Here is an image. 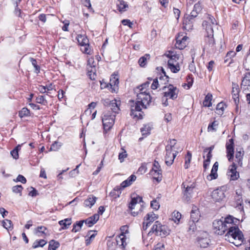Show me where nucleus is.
Instances as JSON below:
<instances>
[{
	"mask_svg": "<svg viewBox=\"0 0 250 250\" xmlns=\"http://www.w3.org/2000/svg\"><path fill=\"white\" fill-rule=\"evenodd\" d=\"M104 105L107 106V111H105L102 116V122L104 131L106 132L113 126L115 119V114L120 110V101L116 99L111 101L105 99L103 103Z\"/></svg>",
	"mask_w": 250,
	"mask_h": 250,
	"instance_id": "obj_1",
	"label": "nucleus"
},
{
	"mask_svg": "<svg viewBox=\"0 0 250 250\" xmlns=\"http://www.w3.org/2000/svg\"><path fill=\"white\" fill-rule=\"evenodd\" d=\"M202 25L206 30L204 49H206L210 52H214L215 48L213 38V28L217 26L216 21L213 17L208 15L207 20L203 21Z\"/></svg>",
	"mask_w": 250,
	"mask_h": 250,
	"instance_id": "obj_2",
	"label": "nucleus"
},
{
	"mask_svg": "<svg viewBox=\"0 0 250 250\" xmlns=\"http://www.w3.org/2000/svg\"><path fill=\"white\" fill-rule=\"evenodd\" d=\"M137 102L131 105L130 115L134 117L142 119L143 116L141 112L142 108H146L151 102V98L149 92L143 89L137 95Z\"/></svg>",
	"mask_w": 250,
	"mask_h": 250,
	"instance_id": "obj_3",
	"label": "nucleus"
},
{
	"mask_svg": "<svg viewBox=\"0 0 250 250\" xmlns=\"http://www.w3.org/2000/svg\"><path fill=\"white\" fill-rule=\"evenodd\" d=\"M239 222H233L232 225L229 227L227 232L225 234V239L230 243L239 246L243 243L244 238L242 232L237 226Z\"/></svg>",
	"mask_w": 250,
	"mask_h": 250,
	"instance_id": "obj_4",
	"label": "nucleus"
},
{
	"mask_svg": "<svg viewBox=\"0 0 250 250\" xmlns=\"http://www.w3.org/2000/svg\"><path fill=\"white\" fill-rule=\"evenodd\" d=\"M239 221L238 219L231 215H229L223 219L214 220L213 222L214 232L218 235H222L228 230L229 226L232 225L233 222Z\"/></svg>",
	"mask_w": 250,
	"mask_h": 250,
	"instance_id": "obj_5",
	"label": "nucleus"
},
{
	"mask_svg": "<svg viewBox=\"0 0 250 250\" xmlns=\"http://www.w3.org/2000/svg\"><path fill=\"white\" fill-rule=\"evenodd\" d=\"M176 145V140L172 139L168 141V144L166 146L165 163L167 166H171L173 164L178 151H180V149L178 148Z\"/></svg>",
	"mask_w": 250,
	"mask_h": 250,
	"instance_id": "obj_6",
	"label": "nucleus"
},
{
	"mask_svg": "<svg viewBox=\"0 0 250 250\" xmlns=\"http://www.w3.org/2000/svg\"><path fill=\"white\" fill-rule=\"evenodd\" d=\"M152 233H155L157 236L165 237L169 234V230L167 226L162 225L159 221H156L147 235L150 236Z\"/></svg>",
	"mask_w": 250,
	"mask_h": 250,
	"instance_id": "obj_7",
	"label": "nucleus"
},
{
	"mask_svg": "<svg viewBox=\"0 0 250 250\" xmlns=\"http://www.w3.org/2000/svg\"><path fill=\"white\" fill-rule=\"evenodd\" d=\"M143 203L142 198L137 196L136 197L132 198L129 204L128 208L131 211V214L134 216H137L139 212L142 211V204Z\"/></svg>",
	"mask_w": 250,
	"mask_h": 250,
	"instance_id": "obj_8",
	"label": "nucleus"
},
{
	"mask_svg": "<svg viewBox=\"0 0 250 250\" xmlns=\"http://www.w3.org/2000/svg\"><path fill=\"white\" fill-rule=\"evenodd\" d=\"M77 40L79 45L81 46L82 51L85 54H90L91 49L89 47V40L85 35H78Z\"/></svg>",
	"mask_w": 250,
	"mask_h": 250,
	"instance_id": "obj_9",
	"label": "nucleus"
},
{
	"mask_svg": "<svg viewBox=\"0 0 250 250\" xmlns=\"http://www.w3.org/2000/svg\"><path fill=\"white\" fill-rule=\"evenodd\" d=\"M163 90L165 91L164 92V97L172 100H175L177 98L179 90L176 87L173 85L169 84L167 87L164 86Z\"/></svg>",
	"mask_w": 250,
	"mask_h": 250,
	"instance_id": "obj_10",
	"label": "nucleus"
},
{
	"mask_svg": "<svg viewBox=\"0 0 250 250\" xmlns=\"http://www.w3.org/2000/svg\"><path fill=\"white\" fill-rule=\"evenodd\" d=\"M241 89L242 92H250V72L247 73L243 78L241 84Z\"/></svg>",
	"mask_w": 250,
	"mask_h": 250,
	"instance_id": "obj_11",
	"label": "nucleus"
},
{
	"mask_svg": "<svg viewBox=\"0 0 250 250\" xmlns=\"http://www.w3.org/2000/svg\"><path fill=\"white\" fill-rule=\"evenodd\" d=\"M211 197L215 202L221 201L225 197V191L222 188H217L212 192Z\"/></svg>",
	"mask_w": 250,
	"mask_h": 250,
	"instance_id": "obj_12",
	"label": "nucleus"
},
{
	"mask_svg": "<svg viewBox=\"0 0 250 250\" xmlns=\"http://www.w3.org/2000/svg\"><path fill=\"white\" fill-rule=\"evenodd\" d=\"M188 37L183 35H179L176 38V42L175 44L176 47L180 50L183 49L185 48L187 44V40Z\"/></svg>",
	"mask_w": 250,
	"mask_h": 250,
	"instance_id": "obj_13",
	"label": "nucleus"
},
{
	"mask_svg": "<svg viewBox=\"0 0 250 250\" xmlns=\"http://www.w3.org/2000/svg\"><path fill=\"white\" fill-rule=\"evenodd\" d=\"M166 56L169 58L167 63L174 64L175 65L179 64L178 61L180 59V55L177 54L173 51H169L168 53L166 54Z\"/></svg>",
	"mask_w": 250,
	"mask_h": 250,
	"instance_id": "obj_14",
	"label": "nucleus"
},
{
	"mask_svg": "<svg viewBox=\"0 0 250 250\" xmlns=\"http://www.w3.org/2000/svg\"><path fill=\"white\" fill-rule=\"evenodd\" d=\"M233 140L230 139L226 144V148L227 153V157L229 162H231L233 158L234 147Z\"/></svg>",
	"mask_w": 250,
	"mask_h": 250,
	"instance_id": "obj_15",
	"label": "nucleus"
},
{
	"mask_svg": "<svg viewBox=\"0 0 250 250\" xmlns=\"http://www.w3.org/2000/svg\"><path fill=\"white\" fill-rule=\"evenodd\" d=\"M119 78L117 75H112L110 79L109 85L112 92H116L118 88Z\"/></svg>",
	"mask_w": 250,
	"mask_h": 250,
	"instance_id": "obj_16",
	"label": "nucleus"
},
{
	"mask_svg": "<svg viewBox=\"0 0 250 250\" xmlns=\"http://www.w3.org/2000/svg\"><path fill=\"white\" fill-rule=\"evenodd\" d=\"M227 175L230 177V180H236L238 178L239 174L236 171V167L234 163L231 166V168L229 169Z\"/></svg>",
	"mask_w": 250,
	"mask_h": 250,
	"instance_id": "obj_17",
	"label": "nucleus"
},
{
	"mask_svg": "<svg viewBox=\"0 0 250 250\" xmlns=\"http://www.w3.org/2000/svg\"><path fill=\"white\" fill-rule=\"evenodd\" d=\"M99 219V215L95 214L85 220H82L88 227H91L95 224Z\"/></svg>",
	"mask_w": 250,
	"mask_h": 250,
	"instance_id": "obj_18",
	"label": "nucleus"
},
{
	"mask_svg": "<svg viewBox=\"0 0 250 250\" xmlns=\"http://www.w3.org/2000/svg\"><path fill=\"white\" fill-rule=\"evenodd\" d=\"M126 237L125 235L120 234L116 237V241L117 244L122 249L125 248L126 246Z\"/></svg>",
	"mask_w": 250,
	"mask_h": 250,
	"instance_id": "obj_19",
	"label": "nucleus"
},
{
	"mask_svg": "<svg viewBox=\"0 0 250 250\" xmlns=\"http://www.w3.org/2000/svg\"><path fill=\"white\" fill-rule=\"evenodd\" d=\"M158 216L153 212H150L144 217V221L145 223H147V224L150 225L152 222L158 219Z\"/></svg>",
	"mask_w": 250,
	"mask_h": 250,
	"instance_id": "obj_20",
	"label": "nucleus"
},
{
	"mask_svg": "<svg viewBox=\"0 0 250 250\" xmlns=\"http://www.w3.org/2000/svg\"><path fill=\"white\" fill-rule=\"evenodd\" d=\"M136 179V176L134 175H131L126 180L123 181L121 184V187L122 188H125L130 186L132 183Z\"/></svg>",
	"mask_w": 250,
	"mask_h": 250,
	"instance_id": "obj_21",
	"label": "nucleus"
},
{
	"mask_svg": "<svg viewBox=\"0 0 250 250\" xmlns=\"http://www.w3.org/2000/svg\"><path fill=\"white\" fill-rule=\"evenodd\" d=\"M87 75L91 80H95L96 78V70L95 65L91 66H87Z\"/></svg>",
	"mask_w": 250,
	"mask_h": 250,
	"instance_id": "obj_22",
	"label": "nucleus"
},
{
	"mask_svg": "<svg viewBox=\"0 0 250 250\" xmlns=\"http://www.w3.org/2000/svg\"><path fill=\"white\" fill-rule=\"evenodd\" d=\"M97 198L93 195H90L88 198L86 199L84 202V204L85 207L91 208L95 203Z\"/></svg>",
	"mask_w": 250,
	"mask_h": 250,
	"instance_id": "obj_23",
	"label": "nucleus"
},
{
	"mask_svg": "<svg viewBox=\"0 0 250 250\" xmlns=\"http://www.w3.org/2000/svg\"><path fill=\"white\" fill-rule=\"evenodd\" d=\"M122 188L120 187H116L109 193V196L113 199H116L120 197L121 193V189Z\"/></svg>",
	"mask_w": 250,
	"mask_h": 250,
	"instance_id": "obj_24",
	"label": "nucleus"
},
{
	"mask_svg": "<svg viewBox=\"0 0 250 250\" xmlns=\"http://www.w3.org/2000/svg\"><path fill=\"white\" fill-rule=\"evenodd\" d=\"M117 6L118 10L121 12L125 11L126 9L128 7V5L127 3L123 0H118Z\"/></svg>",
	"mask_w": 250,
	"mask_h": 250,
	"instance_id": "obj_25",
	"label": "nucleus"
},
{
	"mask_svg": "<svg viewBox=\"0 0 250 250\" xmlns=\"http://www.w3.org/2000/svg\"><path fill=\"white\" fill-rule=\"evenodd\" d=\"M150 174L158 182H160L162 180V170H151Z\"/></svg>",
	"mask_w": 250,
	"mask_h": 250,
	"instance_id": "obj_26",
	"label": "nucleus"
},
{
	"mask_svg": "<svg viewBox=\"0 0 250 250\" xmlns=\"http://www.w3.org/2000/svg\"><path fill=\"white\" fill-rule=\"evenodd\" d=\"M210 242L209 239L207 237L199 238L198 239V244L201 248H207Z\"/></svg>",
	"mask_w": 250,
	"mask_h": 250,
	"instance_id": "obj_27",
	"label": "nucleus"
},
{
	"mask_svg": "<svg viewBox=\"0 0 250 250\" xmlns=\"http://www.w3.org/2000/svg\"><path fill=\"white\" fill-rule=\"evenodd\" d=\"M212 95L210 93H208L205 98L203 104L206 107H210L212 105L211 101Z\"/></svg>",
	"mask_w": 250,
	"mask_h": 250,
	"instance_id": "obj_28",
	"label": "nucleus"
},
{
	"mask_svg": "<svg viewBox=\"0 0 250 250\" xmlns=\"http://www.w3.org/2000/svg\"><path fill=\"white\" fill-rule=\"evenodd\" d=\"M199 211L198 209H193L191 211L190 218L194 224L195 222H198L199 218Z\"/></svg>",
	"mask_w": 250,
	"mask_h": 250,
	"instance_id": "obj_29",
	"label": "nucleus"
},
{
	"mask_svg": "<svg viewBox=\"0 0 250 250\" xmlns=\"http://www.w3.org/2000/svg\"><path fill=\"white\" fill-rule=\"evenodd\" d=\"M244 153L240 151H237L235 154V162H237L238 165L240 166L242 165V159L243 157Z\"/></svg>",
	"mask_w": 250,
	"mask_h": 250,
	"instance_id": "obj_30",
	"label": "nucleus"
},
{
	"mask_svg": "<svg viewBox=\"0 0 250 250\" xmlns=\"http://www.w3.org/2000/svg\"><path fill=\"white\" fill-rule=\"evenodd\" d=\"M46 243V241L44 239L37 240L33 243L32 248L36 249L39 247H42Z\"/></svg>",
	"mask_w": 250,
	"mask_h": 250,
	"instance_id": "obj_31",
	"label": "nucleus"
},
{
	"mask_svg": "<svg viewBox=\"0 0 250 250\" xmlns=\"http://www.w3.org/2000/svg\"><path fill=\"white\" fill-rule=\"evenodd\" d=\"M150 55L149 54H146L144 56L141 57L138 61V63L139 65L141 67L145 66L146 64L147 60L149 59Z\"/></svg>",
	"mask_w": 250,
	"mask_h": 250,
	"instance_id": "obj_32",
	"label": "nucleus"
},
{
	"mask_svg": "<svg viewBox=\"0 0 250 250\" xmlns=\"http://www.w3.org/2000/svg\"><path fill=\"white\" fill-rule=\"evenodd\" d=\"M46 230V228L44 226L38 227L35 230V234L39 237L43 236L45 234V231Z\"/></svg>",
	"mask_w": 250,
	"mask_h": 250,
	"instance_id": "obj_33",
	"label": "nucleus"
},
{
	"mask_svg": "<svg viewBox=\"0 0 250 250\" xmlns=\"http://www.w3.org/2000/svg\"><path fill=\"white\" fill-rule=\"evenodd\" d=\"M19 116L20 118H22L25 117L30 116V111L26 107H23L19 112Z\"/></svg>",
	"mask_w": 250,
	"mask_h": 250,
	"instance_id": "obj_34",
	"label": "nucleus"
},
{
	"mask_svg": "<svg viewBox=\"0 0 250 250\" xmlns=\"http://www.w3.org/2000/svg\"><path fill=\"white\" fill-rule=\"evenodd\" d=\"M83 224V221H82V220L79 222H77L75 224L73 225L72 231L74 232H77L79 231L82 228Z\"/></svg>",
	"mask_w": 250,
	"mask_h": 250,
	"instance_id": "obj_35",
	"label": "nucleus"
},
{
	"mask_svg": "<svg viewBox=\"0 0 250 250\" xmlns=\"http://www.w3.org/2000/svg\"><path fill=\"white\" fill-rule=\"evenodd\" d=\"M191 157H192L191 153L189 151H188L187 153V156L185 157V163L184 166H185V168L186 169H187L189 167V165H190V163L191 162Z\"/></svg>",
	"mask_w": 250,
	"mask_h": 250,
	"instance_id": "obj_36",
	"label": "nucleus"
},
{
	"mask_svg": "<svg viewBox=\"0 0 250 250\" xmlns=\"http://www.w3.org/2000/svg\"><path fill=\"white\" fill-rule=\"evenodd\" d=\"M168 68L173 73H177L180 69L179 64L175 65L174 64H171L170 62L167 63Z\"/></svg>",
	"mask_w": 250,
	"mask_h": 250,
	"instance_id": "obj_37",
	"label": "nucleus"
},
{
	"mask_svg": "<svg viewBox=\"0 0 250 250\" xmlns=\"http://www.w3.org/2000/svg\"><path fill=\"white\" fill-rule=\"evenodd\" d=\"M225 106V104L223 102L218 104L216 106V113L219 115L223 114Z\"/></svg>",
	"mask_w": 250,
	"mask_h": 250,
	"instance_id": "obj_38",
	"label": "nucleus"
},
{
	"mask_svg": "<svg viewBox=\"0 0 250 250\" xmlns=\"http://www.w3.org/2000/svg\"><path fill=\"white\" fill-rule=\"evenodd\" d=\"M217 171L212 168L210 173L207 176V179L209 181L216 179L218 177Z\"/></svg>",
	"mask_w": 250,
	"mask_h": 250,
	"instance_id": "obj_39",
	"label": "nucleus"
},
{
	"mask_svg": "<svg viewBox=\"0 0 250 250\" xmlns=\"http://www.w3.org/2000/svg\"><path fill=\"white\" fill-rule=\"evenodd\" d=\"M190 19H186L183 22V28L187 31L191 30L193 26L192 24L190 23Z\"/></svg>",
	"mask_w": 250,
	"mask_h": 250,
	"instance_id": "obj_40",
	"label": "nucleus"
},
{
	"mask_svg": "<svg viewBox=\"0 0 250 250\" xmlns=\"http://www.w3.org/2000/svg\"><path fill=\"white\" fill-rule=\"evenodd\" d=\"M151 129L150 126L148 125H146L141 128V132L143 135H147L150 133Z\"/></svg>",
	"mask_w": 250,
	"mask_h": 250,
	"instance_id": "obj_41",
	"label": "nucleus"
},
{
	"mask_svg": "<svg viewBox=\"0 0 250 250\" xmlns=\"http://www.w3.org/2000/svg\"><path fill=\"white\" fill-rule=\"evenodd\" d=\"M59 246V243L54 240L49 242L48 250H56Z\"/></svg>",
	"mask_w": 250,
	"mask_h": 250,
	"instance_id": "obj_42",
	"label": "nucleus"
},
{
	"mask_svg": "<svg viewBox=\"0 0 250 250\" xmlns=\"http://www.w3.org/2000/svg\"><path fill=\"white\" fill-rule=\"evenodd\" d=\"M61 143L55 141L51 146L50 151H57L61 147Z\"/></svg>",
	"mask_w": 250,
	"mask_h": 250,
	"instance_id": "obj_43",
	"label": "nucleus"
},
{
	"mask_svg": "<svg viewBox=\"0 0 250 250\" xmlns=\"http://www.w3.org/2000/svg\"><path fill=\"white\" fill-rule=\"evenodd\" d=\"M12 224L11 221L8 219L3 220L2 222V226L7 230L12 228Z\"/></svg>",
	"mask_w": 250,
	"mask_h": 250,
	"instance_id": "obj_44",
	"label": "nucleus"
},
{
	"mask_svg": "<svg viewBox=\"0 0 250 250\" xmlns=\"http://www.w3.org/2000/svg\"><path fill=\"white\" fill-rule=\"evenodd\" d=\"M36 101L37 103L41 104L43 105H46L47 103L44 96L42 95H39L37 97L36 99Z\"/></svg>",
	"mask_w": 250,
	"mask_h": 250,
	"instance_id": "obj_45",
	"label": "nucleus"
},
{
	"mask_svg": "<svg viewBox=\"0 0 250 250\" xmlns=\"http://www.w3.org/2000/svg\"><path fill=\"white\" fill-rule=\"evenodd\" d=\"M218 124L216 121H214L211 124H209L208 127V131H215L216 130V127L218 126Z\"/></svg>",
	"mask_w": 250,
	"mask_h": 250,
	"instance_id": "obj_46",
	"label": "nucleus"
},
{
	"mask_svg": "<svg viewBox=\"0 0 250 250\" xmlns=\"http://www.w3.org/2000/svg\"><path fill=\"white\" fill-rule=\"evenodd\" d=\"M126 151L123 148H122V152H120L118 156V158L120 161V162H123L124 161L125 158L127 157Z\"/></svg>",
	"mask_w": 250,
	"mask_h": 250,
	"instance_id": "obj_47",
	"label": "nucleus"
},
{
	"mask_svg": "<svg viewBox=\"0 0 250 250\" xmlns=\"http://www.w3.org/2000/svg\"><path fill=\"white\" fill-rule=\"evenodd\" d=\"M23 189V187L21 185H17L12 187V191L15 193H20L21 195V191Z\"/></svg>",
	"mask_w": 250,
	"mask_h": 250,
	"instance_id": "obj_48",
	"label": "nucleus"
},
{
	"mask_svg": "<svg viewBox=\"0 0 250 250\" xmlns=\"http://www.w3.org/2000/svg\"><path fill=\"white\" fill-rule=\"evenodd\" d=\"M30 62L35 69V72L38 73L40 72V67L37 64V61L34 58H30Z\"/></svg>",
	"mask_w": 250,
	"mask_h": 250,
	"instance_id": "obj_49",
	"label": "nucleus"
},
{
	"mask_svg": "<svg viewBox=\"0 0 250 250\" xmlns=\"http://www.w3.org/2000/svg\"><path fill=\"white\" fill-rule=\"evenodd\" d=\"M150 83L149 82H146V83L142 84L141 85L137 87L136 90L138 91V92H140V91L143 89V91L146 90L147 91V87L149 86Z\"/></svg>",
	"mask_w": 250,
	"mask_h": 250,
	"instance_id": "obj_50",
	"label": "nucleus"
},
{
	"mask_svg": "<svg viewBox=\"0 0 250 250\" xmlns=\"http://www.w3.org/2000/svg\"><path fill=\"white\" fill-rule=\"evenodd\" d=\"M187 83L185 84L184 86L187 85L188 86V89H189L192 86L193 83V79L191 75H189L188 76L187 78Z\"/></svg>",
	"mask_w": 250,
	"mask_h": 250,
	"instance_id": "obj_51",
	"label": "nucleus"
},
{
	"mask_svg": "<svg viewBox=\"0 0 250 250\" xmlns=\"http://www.w3.org/2000/svg\"><path fill=\"white\" fill-rule=\"evenodd\" d=\"M72 224L71 218H66L63 220V229L68 228V227Z\"/></svg>",
	"mask_w": 250,
	"mask_h": 250,
	"instance_id": "obj_52",
	"label": "nucleus"
},
{
	"mask_svg": "<svg viewBox=\"0 0 250 250\" xmlns=\"http://www.w3.org/2000/svg\"><path fill=\"white\" fill-rule=\"evenodd\" d=\"M202 8L203 5L202 2L201 1H199L194 5L193 9L198 13H200L202 11Z\"/></svg>",
	"mask_w": 250,
	"mask_h": 250,
	"instance_id": "obj_53",
	"label": "nucleus"
},
{
	"mask_svg": "<svg viewBox=\"0 0 250 250\" xmlns=\"http://www.w3.org/2000/svg\"><path fill=\"white\" fill-rule=\"evenodd\" d=\"M15 182H20L22 184H25L26 182V178L22 175H19L16 180H14Z\"/></svg>",
	"mask_w": 250,
	"mask_h": 250,
	"instance_id": "obj_54",
	"label": "nucleus"
},
{
	"mask_svg": "<svg viewBox=\"0 0 250 250\" xmlns=\"http://www.w3.org/2000/svg\"><path fill=\"white\" fill-rule=\"evenodd\" d=\"M150 206L152 208L155 210H158L160 208V205L156 200H154L151 202Z\"/></svg>",
	"mask_w": 250,
	"mask_h": 250,
	"instance_id": "obj_55",
	"label": "nucleus"
},
{
	"mask_svg": "<svg viewBox=\"0 0 250 250\" xmlns=\"http://www.w3.org/2000/svg\"><path fill=\"white\" fill-rule=\"evenodd\" d=\"M151 170H162L161 168L160 165L158 162L155 160L153 165V167Z\"/></svg>",
	"mask_w": 250,
	"mask_h": 250,
	"instance_id": "obj_56",
	"label": "nucleus"
},
{
	"mask_svg": "<svg viewBox=\"0 0 250 250\" xmlns=\"http://www.w3.org/2000/svg\"><path fill=\"white\" fill-rule=\"evenodd\" d=\"M80 165H78L76 167V168L73 169L69 172V174L70 177H74L78 175V174L79 173L78 168L80 167Z\"/></svg>",
	"mask_w": 250,
	"mask_h": 250,
	"instance_id": "obj_57",
	"label": "nucleus"
},
{
	"mask_svg": "<svg viewBox=\"0 0 250 250\" xmlns=\"http://www.w3.org/2000/svg\"><path fill=\"white\" fill-rule=\"evenodd\" d=\"M233 87H232V95L235 94H238L239 93V86L237 84L232 83Z\"/></svg>",
	"mask_w": 250,
	"mask_h": 250,
	"instance_id": "obj_58",
	"label": "nucleus"
},
{
	"mask_svg": "<svg viewBox=\"0 0 250 250\" xmlns=\"http://www.w3.org/2000/svg\"><path fill=\"white\" fill-rule=\"evenodd\" d=\"M159 85L158 78H156L153 80L151 87L152 89L155 90L158 87Z\"/></svg>",
	"mask_w": 250,
	"mask_h": 250,
	"instance_id": "obj_59",
	"label": "nucleus"
},
{
	"mask_svg": "<svg viewBox=\"0 0 250 250\" xmlns=\"http://www.w3.org/2000/svg\"><path fill=\"white\" fill-rule=\"evenodd\" d=\"M122 23L124 25H128L130 28L132 27L133 23L129 20L125 19L122 21Z\"/></svg>",
	"mask_w": 250,
	"mask_h": 250,
	"instance_id": "obj_60",
	"label": "nucleus"
},
{
	"mask_svg": "<svg viewBox=\"0 0 250 250\" xmlns=\"http://www.w3.org/2000/svg\"><path fill=\"white\" fill-rule=\"evenodd\" d=\"M149 224H147V223H145V222L144 221L143 223V232H142V237L143 238H144L146 233L145 231L147 229L148 226H149Z\"/></svg>",
	"mask_w": 250,
	"mask_h": 250,
	"instance_id": "obj_61",
	"label": "nucleus"
},
{
	"mask_svg": "<svg viewBox=\"0 0 250 250\" xmlns=\"http://www.w3.org/2000/svg\"><path fill=\"white\" fill-rule=\"evenodd\" d=\"M10 154L13 158L16 160L19 158V152L16 149H13L11 152Z\"/></svg>",
	"mask_w": 250,
	"mask_h": 250,
	"instance_id": "obj_62",
	"label": "nucleus"
},
{
	"mask_svg": "<svg viewBox=\"0 0 250 250\" xmlns=\"http://www.w3.org/2000/svg\"><path fill=\"white\" fill-rule=\"evenodd\" d=\"M37 88L42 93H47L45 86L39 85L38 86H37Z\"/></svg>",
	"mask_w": 250,
	"mask_h": 250,
	"instance_id": "obj_63",
	"label": "nucleus"
},
{
	"mask_svg": "<svg viewBox=\"0 0 250 250\" xmlns=\"http://www.w3.org/2000/svg\"><path fill=\"white\" fill-rule=\"evenodd\" d=\"M120 230L121 231V234H123V235H125L129 232L127 226H122L120 228Z\"/></svg>",
	"mask_w": 250,
	"mask_h": 250,
	"instance_id": "obj_64",
	"label": "nucleus"
}]
</instances>
